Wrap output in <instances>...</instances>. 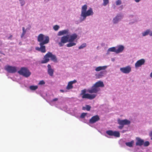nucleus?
Wrapping results in <instances>:
<instances>
[{
	"label": "nucleus",
	"mask_w": 152,
	"mask_h": 152,
	"mask_svg": "<svg viewBox=\"0 0 152 152\" xmlns=\"http://www.w3.org/2000/svg\"><path fill=\"white\" fill-rule=\"evenodd\" d=\"M77 35L74 33L69 36H64L61 38L60 41L58 42L59 46L62 47L65 44L68 42L66 46L67 47H71L76 45L77 42Z\"/></svg>",
	"instance_id": "1"
},
{
	"label": "nucleus",
	"mask_w": 152,
	"mask_h": 152,
	"mask_svg": "<svg viewBox=\"0 0 152 152\" xmlns=\"http://www.w3.org/2000/svg\"><path fill=\"white\" fill-rule=\"evenodd\" d=\"M100 90L99 88L97 87L94 84L91 88L87 90L84 89L81 91V94L82 95V98L83 99H92L95 98L96 96V94H86V92L90 93H96Z\"/></svg>",
	"instance_id": "2"
},
{
	"label": "nucleus",
	"mask_w": 152,
	"mask_h": 152,
	"mask_svg": "<svg viewBox=\"0 0 152 152\" xmlns=\"http://www.w3.org/2000/svg\"><path fill=\"white\" fill-rule=\"evenodd\" d=\"M37 40L40 42V47H36V50L39 51L42 53H45L46 51L45 47L44 45L48 44L49 41V37L42 34H39L37 37Z\"/></svg>",
	"instance_id": "3"
},
{
	"label": "nucleus",
	"mask_w": 152,
	"mask_h": 152,
	"mask_svg": "<svg viewBox=\"0 0 152 152\" xmlns=\"http://www.w3.org/2000/svg\"><path fill=\"white\" fill-rule=\"evenodd\" d=\"M87 7L88 6L86 4L83 6L82 7L80 18L81 21L85 20L87 17L93 15L94 13L92 9L91 8H90L87 11Z\"/></svg>",
	"instance_id": "4"
},
{
	"label": "nucleus",
	"mask_w": 152,
	"mask_h": 152,
	"mask_svg": "<svg viewBox=\"0 0 152 152\" xmlns=\"http://www.w3.org/2000/svg\"><path fill=\"white\" fill-rule=\"evenodd\" d=\"M108 66H100L95 67V70L96 72H99L95 74V76L96 78L99 79L103 77L106 74V71L105 70L108 67Z\"/></svg>",
	"instance_id": "5"
},
{
	"label": "nucleus",
	"mask_w": 152,
	"mask_h": 152,
	"mask_svg": "<svg viewBox=\"0 0 152 152\" xmlns=\"http://www.w3.org/2000/svg\"><path fill=\"white\" fill-rule=\"evenodd\" d=\"M31 28V26L28 25L27 27H23L22 32L20 35V37L22 39H26L28 33Z\"/></svg>",
	"instance_id": "6"
},
{
	"label": "nucleus",
	"mask_w": 152,
	"mask_h": 152,
	"mask_svg": "<svg viewBox=\"0 0 152 152\" xmlns=\"http://www.w3.org/2000/svg\"><path fill=\"white\" fill-rule=\"evenodd\" d=\"M18 73L25 77H28L31 74V72L27 68L23 67L18 71Z\"/></svg>",
	"instance_id": "7"
},
{
	"label": "nucleus",
	"mask_w": 152,
	"mask_h": 152,
	"mask_svg": "<svg viewBox=\"0 0 152 152\" xmlns=\"http://www.w3.org/2000/svg\"><path fill=\"white\" fill-rule=\"evenodd\" d=\"M4 69L7 72L12 73L15 72L17 70V68L16 67L8 65L5 66Z\"/></svg>",
	"instance_id": "8"
},
{
	"label": "nucleus",
	"mask_w": 152,
	"mask_h": 152,
	"mask_svg": "<svg viewBox=\"0 0 152 152\" xmlns=\"http://www.w3.org/2000/svg\"><path fill=\"white\" fill-rule=\"evenodd\" d=\"M120 70L123 73L128 74L131 71L132 68L130 66L128 65L125 67L120 68Z\"/></svg>",
	"instance_id": "9"
},
{
	"label": "nucleus",
	"mask_w": 152,
	"mask_h": 152,
	"mask_svg": "<svg viewBox=\"0 0 152 152\" xmlns=\"http://www.w3.org/2000/svg\"><path fill=\"white\" fill-rule=\"evenodd\" d=\"M106 132L107 134L110 136H113L118 137L120 136V133L118 131H113L111 130H108Z\"/></svg>",
	"instance_id": "10"
},
{
	"label": "nucleus",
	"mask_w": 152,
	"mask_h": 152,
	"mask_svg": "<svg viewBox=\"0 0 152 152\" xmlns=\"http://www.w3.org/2000/svg\"><path fill=\"white\" fill-rule=\"evenodd\" d=\"M123 16L121 14H118L113 19V23L114 24L118 23L123 18Z\"/></svg>",
	"instance_id": "11"
},
{
	"label": "nucleus",
	"mask_w": 152,
	"mask_h": 152,
	"mask_svg": "<svg viewBox=\"0 0 152 152\" xmlns=\"http://www.w3.org/2000/svg\"><path fill=\"white\" fill-rule=\"evenodd\" d=\"M117 122L119 125H122L124 126L125 125H129L130 123V121L126 119L122 120L118 119Z\"/></svg>",
	"instance_id": "12"
},
{
	"label": "nucleus",
	"mask_w": 152,
	"mask_h": 152,
	"mask_svg": "<svg viewBox=\"0 0 152 152\" xmlns=\"http://www.w3.org/2000/svg\"><path fill=\"white\" fill-rule=\"evenodd\" d=\"M145 62V60L144 59H141L137 61L135 64V67L137 68L141 67L144 64Z\"/></svg>",
	"instance_id": "13"
},
{
	"label": "nucleus",
	"mask_w": 152,
	"mask_h": 152,
	"mask_svg": "<svg viewBox=\"0 0 152 152\" xmlns=\"http://www.w3.org/2000/svg\"><path fill=\"white\" fill-rule=\"evenodd\" d=\"M142 37H145L149 35L150 36H152V30L150 29H146L142 32L141 34Z\"/></svg>",
	"instance_id": "14"
},
{
	"label": "nucleus",
	"mask_w": 152,
	"mask_h": 152,
	"mask_svg": "<svg viewBox=\"0 0 152 152\" xmlns=\"http://www.w3.org/2000/svg\"><path fill=\"white\" fill-rule=\"evenodd\" d=\"M129 18V24H132L137 21L136 17L133 15H130Z\"/></svg>",
	"instance_id": "15"
},
{
	"label": "nucleus",
	"mask_w": 152,
	"mask_h": 152,
	"mask_svg": "<svg viewBox=\"0 0 152 152\" xmlns=\"http://www.w3.org/2000/svg\"><path fill=\"white\" fill-rule=\"evenodd\" d=\"M116 53L118 54L122 53L124 49V47L122 45H119L115 47Z\"/></svg>",
	"instance_id": "16"
},
{
	"label": "nucleus",
	"mask_w": 152,
	"mask_h": 152,
	"mask_svg": "<svg viewBox=\"0 0 152 152\" xmlns=\"http://www.w3.org/2000/svg\"><path fill=\"white\" fill-rule=\"evenodd\" d=\"M99 120V118L97 115L93 116L89 120V123L93 124L98 121Z\"/></svg>",
	"instance_id": "17"
},
{
	"label": "nucleus",
	"mask_w": 152,
	"mask_h": 152,
	"mask_svg": "<svg viewBox=\"0 0 152 152\" xmlns=\"http://www.w3.org/2000/svg\"><path fill=\"white\" fill-rule=\"evenodd\" d=\"M47 68V72L48 74L50 76H53V75L54 69L49 64L48 65Z\"/></svg>",
	"instance_id": "18"
},
{
	"label": "nucleus",
	"mask_w": 152,
	"mask_h": 152,
	"mask_svg": "<svg viewBox=\"0 0 152 152\" xmlns=\"http://www.w3.org/2000/svg\"><path fill=\"white\" fill-rule=\"evenodd\" d=\"M69 30L68 29H66L59 31L57 34L58 36H61L64 35L69 34Z\"/></svg>",
	"instance_id": "19"
},
{
	"label": "nucleus",
	"mask_w": 152,
	"mask_h": 152,
	"mask_svg": "<svg viewBox=\"0 0 152 152\" xmlns=\"http://www.w3.org/2000/svg\"><path fill=\"white\" fill-rule=\"evenodd\" d=\"M49 53H47L44 56L43 59L41 61V63L42 64H44L47 63L49 60Z\"/></svg>",
	"instance_id": "20"
},
{
	"label": "nucleus",
	"mask_w": 152,
	"mask_h": 152,
	"mask_svg": "<svg viewBox=\"0 0 152 152\" xmlns=\"http://www.w3.org/2000/svg\"><path fill=\"white\" fill-rule=\"evenodd\" d=\"M76 82L77 81L76 80H74L73 81L69 82L67 86L66 87V89L67 90L72 89L73 88L72 84L76 83Z\"/></svg>",
	"instance_id": "21"
},
{
	"label": "nucleus",
	"mask_w": 152,
	"mask_h": 152,
	"mask_svg": "<svg viewBox=\"0 0 152 152\" xmlns=\"http://www.w3.org/2000/svg\"><path fill=\"white\" fill-rule=\"evenodd\" d=\"M136 145L141 146L144 143V140L139 137L136 138Z\"/></svg>",
	"instance_id": "22"
},
{
	"label": "nucleus",
	"mask_w": 152,
	"mask_h": 152,
	"mask_svg": "<svg viewBox=\"0 0 152 152\" xmlns=\"http://www.w3.org/2000/svg\"><path fill=\"white\" fill-rule=\"evenodd\" d=\"M97 88H99V87H103L104 86V85L103 82L101 81H99L96 82L94 84Z\"/></svg>",
	"instance_id": "23"
},
{
	"label": "nucleus",
	"mask_w": 152,
	"mask_h": 152,
	"mask_svg": "<svg viewBox=\"0 0 152 152\" xmlns=\"http://www.w3.org/2000/svg\"><path fill=\"white\" fill-rule=\"evenodd\" d=\"M50 58H51V60L54 62H56L57 61V59L55 55L52 54L50 52H48Z\"/></svg>",
	"instance_id": "24"
},
{
	"label": "nucleus",
	"mask_w": 152,
	"mask_h": 152,
	"mask_svg": "<svg viewBox=\"0 0 152 152\" xmlns=\"http://www.w3.org/2000/svg\"><path fill=\"white\" fill-rule=\"evenodd\" d=\"M115 50H116V49H115V47H112L109 48L107 51V53H106V55H109L110 53V52H115L116 53Z\"/></svg>",
	"instance_id": "25"
},
{
	"label": "nucleus",
	"mask_w": 152,
	"mask_h": 152,
	"mask_svg": "<svg viewBox=\"0 0 152 152\" xmlns=\"http://www.w3.org/2000/svg\"><path fill=\"white\" fill-rule=\"evenodd\" d=\"M58 100V98H55L53 99L52 100H50L48 102L51 105H56V103Z\"/></svg>",
	"instance_id": "26"
},
{
	"label": "nucleus",
	"mask_w": 152,
	"mask_h": 152,
	"mask_svg": "<svg viewBox=\"0 0 152 152\" xmlns=\"http://www.w3.org/2000/svg\"><path fill=\"white\" fill-rule=\"evenodd\" d=\"M134 143V140H132L131 142H126L125 143L126 145L129 147H132Z\"/></svg>",
	"instance_id": "27"
},
{
	"label": "nucleus",
	"mask_w": 152,
	"mask_h": 152,
	"mask_svg": "<svg viewBox=\"0 0 152 152\" xmlns=\"http://www.w3.org/2000/svg\"><path fill=\"white\" fill-rule=\"evenodd\" d=\"M38 86H29V89L32 91H34L38 88Z\"/></svg>",
	"instance_id": "28"
},
{
	"label": "nucleus",
	"mask_w": 152,
	"mask_h": 152,
	"mask_svg": "<svg viewBox=\"0 0 152 152\" xmlns=\"http://www.w3.org/2000/svg\"><path fill=\"white\" fill-rule=\"evenodd\" d=\"M116 6L120 5L122 3L121 0H116L115 2Z\"/></svg>",
	"instance_id": "29"
},
{
	"label": "nucleus",
	"mask_w": 152,
	"mask_h": 152,
	"mask_svg": "<svg viewBox=\"0 0 152 152\" xmlns=\"http://www.w3.org/2000/svg\"><path fill=\"white\" fill-rule=\"evenodd\" d=\"M91 108V107L89 105H86L85 107H83V110H86L87 111H89Z\"/></svg>",
	"instance_id": "30"
},
{
	"label": "nucleus",
	"mask_w": 152,
	"mask_h": 152,
	"mask_svg": "<svg viewBox=\"0 0 152 152\" xmlns=\"http://www.w3.org/2000/svg\"><path fill=\"white\" fill-rule=\"evenodd\" d=\"M103 3L102 5L103 6H105L109 3V0H103Z\"/></svg>",
	"instance_id": "31"
},
{
	"label": "nucleus",
	"mask_w": 152,
	"mask_h": 152,
	"mask_svg": "<svg viewBox=\"0 0 152 152\" xmlns=\"http://www.w3.org/2000/svg\"><path fill=\"white\" fill-rule=\"evenodd\" d=\"M88 114L87 113H82L80 116V117L81 118H84L86 117H87Z\"/></svg>",
	"instance_id": "32"
},
{
	"label": "nucleus",
	"mask_w": 152,
	"mask_h": 152,
	"mask_svg": "<svg viewBox=\"0 0 152 152\" xmlns=\"http://www.w3.org/2000/svg\"><path fill=\"white\" fill-rule=\"evenodd\" d=\"M20 6H23L25 4V0H18Z\"/></svg>",
	"instance_id": "33"
},
{
	"label": "nucleus",
	"mask_w": 152,
	"mask_h": 152,
	"mask_svg": "<svg viewBox=\"0 0 152 152\" xmlns=\"http://www.w3.org/2000/svg\"><path fill=\"white\" fill-rule=\"evenodd\" d=\"M86 46V43H84L81 45L78 48L79 49H83Z\"/></svg>",
	"instance_id": "34"
},
{
	"label": "nucleus",
	"mask_w": 152,
	"mask_h": 152,
	"mask_svg": "<svg viewBox=\"0 0 152 152\" xmlns=\"http://www.w3.org/2000/svg\"><path fill=\"white\" fill-rule=\"evenodd\" d=\"M60 27L58 25H56L53 26V29L56 31H58L59 28Z\"/></svg>",
	"instance_id": "35"
},
{
	"label": "nucleus",
	"mask_w": 152,
	"mask_h": 152,
	"mask_svg": "<svg viewBox=\"0 0 152 152\" xmlns=\"http://www.w3.org/2000/svg\"><path fill=\"white\" fill-rule=\"evenodd\" d=\"M45 82L43 80L40 81L38 83V85H42L45 84Z\"/></svg>",
	"instance_id": "36"
},
{
	"label": "nucleus",
	"mask_w": 152,
	"mask_h": 152,
	"mask_svg": "<svg viewBox=\"0 0 152 152\" xmlns=\"http://www.w3.org/2000/svg\"><path fill=\"white\" fill-rule=\"evenodd\" d=\"M145 146H147L149 145V142L148 141H146L145 142H144L143 144Z\"/></svg>",
	"instance_id": "37"
},
{
	"label": "nucleus",
	"mask_w": 152,
	"mask_h": 152,
	"mask_svg": "<svg viewBox=\"0 0 152 152\" xmlns=\"http://www.w3.org/2000/svg\"><path fill=\"white\" fill-rule=\"evenodd\" d=\"M120 125V126H118V128L120 129H122L123 128L124 126L122 125Z\"/></svg>",
	"instance_id": "38"
},
{
	"label": "nucleus",
	"mask_w": 152,
	"mask_h": 152,
	"mask_svg": "<svg viewBox=\"0 0 152 152\" xmlns=\"http://www.w3.org/2000/svg\"><path fill=\"white\" fill-rule=\"evenodd\" d=\"M149 77L150 78L152 79V71L151 72L149 75Z\"/></svg>",
	"instance_id": "39"
},
{
	"label": "nucleus",
	"mask_w": 152,
	"mask_h": 152,
	"mask_svg": "<svg viewBox=\"0 0 152 152\" xmlns=\"http://www.w3.org/2000/svg\"><path fill=\"white\" fill-rule=\"evenodd\" d=\"M150 136L151 137V140H152V131L150 133Z\"/></svg>",
	"instance_id": "40"
},
{
	"label": "nucleus",
	"mask_w": 152,
	"mask_h": 152,
	"mask_svg": "<svg viewBox=\"0 0 152 152\" xmlns=\"http://www.w3.org/2000/svg\"><path fill=\"white\" fill-rule=\"evenodd\" d=\"M111 61H115V59L114 58H111Z\"/></svg>",
	"instance_id": "41"
},
{
	"label": "nucleus",
	"mask_w": 152,
	"mask_h": 152,
	"mask_svg": "<svg viewBox=\"0 0 152 152\" xmlns=\"http://www.w3.org/2000/svg\"><path fill=\"white\" fill-rule=\"evenodd\" d=\"M50 0H44V1L45 2H48L49 1H50Z\"/></svg>",
	"instance_id": "42"
},
{
	"label": "nucleus",
	"mask_w": 152,
	"mask_h": 152,
	"mask_svg": "<svg viewBox=\"0 0 152 152\" xmlns=\"http://www.w3.org/2000/svg\"><path fill=\"white\" fill-rule=\"evenodd\" d=\"M12 35H10V37L8 38V39H11L12 38Z\"/></svg>",
	"instance_id": "43"
},
{
	"label": "nucleus",
	"mask_w": 152,
	"mask_h": 152,
	"mask_svg": "<svg viewBox=\"0 0 152 152\" xmlns=\"http://www.w3.org/2000/svg\"><path fill=\"white\" fill-rule=\"evenodd\" d=\"M60 91L61 92H64V91L63 90H61Z\"/></svg>",
	"instance_id": "44"
},
{
	"label": "nucleus",
	"mask_w": 152,
	"mask_h": 152,
	"mask_svg": "<svg viewBox=\"0 0 152 152\" xmlns=\"http://www.w3.org/2000/svg\"><path fill=\"white\" fill-rule=\"evenodd\" d=\"M106 137H107V136H106Z\"/></svg>",
	"instance_id": "45"
},
{
	"label": "nucleus",
	"mask_w": 152,
	"mask_h": 152,
	"mask_svg": "<svg viewBox=\"0 0 152 152\" xmlns=\"http://www.w3.org/2000/svg\"><path fill=\"white\" fill-rule=\"evenodd\" d=\"M122 7V6H120V7Z\"/></svg>",
	"instance_id": "46"
}]
</instances>
